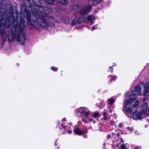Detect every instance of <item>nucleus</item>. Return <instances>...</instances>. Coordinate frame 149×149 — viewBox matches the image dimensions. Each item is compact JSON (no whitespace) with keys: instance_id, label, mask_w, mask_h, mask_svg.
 I'll use <instances>...</instances> for the list:
<instances>
[{"instance_id":"1","label":"nucleus","mask_w":149,"mask_h":149,"mask_svg":"<svg viewBox=\"0 0 149 149\" xmlns=\"http://www.w3.org/2000/svg\"><path fill=\"white\" fill-rule=\"evenodd\" d=\"M32 13L33 14L31 15L30 11L29 10H25L24 12V16L27 19L28 23L29 25L33 26L31 22L32 21L33 22H37L42 27L47 28L48 27V23L44 17L47 16V14L44 10L36 12L32 9Z\"/></svg>"},{"instance_id":"2","label":"nucleus","mask_w":149,"mask_h":149,"mask_svg":"<svg viewBox=\"0 0 149 149\" xmlns=\"http://www.w3.org/2000/svg\"><path fill=\"white\" fill-rule=\"evenodd\" d=\"M131 102L130 101L126 100L124 104L123 111L127 113H130L132 116L133 118L135 120L140 119L142 117H145L144 114L141 113V111L139 113L136 111V108L135 107H133L132 109L131 108L132 107L131 105Z\"/></svg>"},{"instance_id":"3","label":"nucleus","mask_w":149,"mask_h":149,"mask_svg":"<svg viewBox=\"0 0 149 149\" xmlns=\"http://www.w3.org/2000/svg\"><path fill=\"white\" fill-rule=\"evenodd\" d=\"M2 15L0 14V33L3 39H6L9 35L11 30L10 22H5L2 19Z\"/></svg>"},{"instance_id":"4","label":"nucleus","mask_w":149,"mask_h":149,"mask_svg":"<svg viewBox=\"0 0 149 149\" xmlns=\"http://www.w3.org/2000/svg\"><path fill=\"white\" fill-rule=\"evenodd\" d=\"M24 27V23L21 22L19 27V31L20 33L18 36L16 35V40L22 45L24 44L26 39L24 33L22 32L23 30Z\"/></svg>"},{"instance_id":"5","label":"nucleus","mask_w":149,"mask_h":149,"mask_svg":"<svg viewBox=\"0 0 149 149\" xmlns=\"http://www.w3.org/2000/svg\"><path fill=\"white\" fill-rule=\"evenodd\" d=\"M77 113H81L82 117V120L85 123H88L87 120V117L89 114L90 111L87 110L86 108L83 107H80L77 110Z\"/></svg>"},{"instance_id":"6","label":"nucleus","mask_w":149,"mask_h":149,"mask_svg":"<svg viewBox=\"0 0 149 149\" xmlns=\"http://www.w3.org/2000/svg\"><path fill=\"white\" fill-rule=\"evenodd\" d=\"M34 4L36 6V8H35L33 6H31V10L32 9L35 11L36 12H40L44 10L42 6V4L40 1V0H32Z\"/></svg>"},{"instance_id":"7","label":"nucleus","mask_w":149,"mask_h":149,"mask_svg":"<svg viewBox=\"0 0 149 149\" xmlns=\"http://www.w3.org/2000/svg\"><path fill=\"white\" fill-rule=\"evenodd\" d=\"M148 104L147 102L145 103L141 107V113L146 116L149 114V108L147 107Z\"/></svg>"},{"instance_id":"8","label":"nucleus","mask_w":149,"mask_h":149,"mask_svg":"<svg viewBox=\"0 0 149 149\" xmlns=\"http://www.w3.org/2000/svg\"><path fill=\"white\" fill-rule=\"evenodd\" d=\"M143 90L142 88H141L140 86H136L135 89V90L133 91L132 92V95H138L141 94H143Z\"/></svg>"},{"instance_id":"9","label":"nucleus","mask_w":149,"mask_h":149,"mask_svg":"<svg viewBox=\"0 0 149 149\" xmlns=\"http://www.w3.org/2000/svg\"><path fill=\"white\" fill-rule=\"evenodd\" d=\"M141 85L144 87V88H142V90H143V93L144 95L147 94L148 92H149V81L146 82L145 85L143 83L141 84Z\"/></svg>"},{"instance_id":"10","label":"nucleus","mask_w":149,"mask_h":149,"mask_svg":"<svg viewBox=\"0 0 149 149\" xmlns=\"http://www.w3.org/2000/svg\"><path fill=\"white\" fill-rule=\"evenodd\" d=\"M91 5H88L84 8L82 9L80 11V13L81 15H84L86 14L87 13L89 12L91 9Z\"/></svg>"},{"instance_id":"11","label":"nucleus","mask_w":149,"mask_h":149,"mask_svg":"<svg viewBox=\"0 0 149 149\" xmlns=\"http://www.w3.org/2000/svg\"><path fill=\"white\" fill-rule=\"evenodd\" d=\"M17 27V26H14V28L15 30V35L13 33V32H12L11 33V36H9L8 38V41L9 42H12L13 40L14 39V38L15 37V36H16L17 31H16V28Z\"/></svg>"},{"instance_id":"12","label":"nucleus","mask_w":149,"mask_h":149,"mask_svg":"<svg viewBox=\"0 0 149 149\" xmlns=\"http://www.w3.org/2000/svg\"><path fill=\"white\" fill-rule=\"evenodd\" d=\"M74 132L75 134H78L79 135H81L86 133V132H83L81 131L80 129L78 127H76L74 128Z\"/></svg>"},{"instance_id":"13","label":"nucleus","mask_w":149,"mask_h":149,"mask_svg":"<svg viewBox=\"0 0 149 149\" xmlns=\"http://www.w3.org/2000/svg\"><path fill=\"white\" fill-rule=\"evenodd\" d=\"M128 100V101H130L131 102V104L132 107V108H131V109H132L133 107H135V106H137L139 103V101L138 100H137L134 102V104H132V103L134 102V99L132 100V99H129V100ZM125 101H126V100H125L124 101V103H125Z\"/></svg>"},{"instance_id":"14","label":"nucleus","mask_w":149,"mask_h":149,"mask_svg":"<svg viewBox=\"0 0 149 149\" xmlns=\"http://www.w3.org/2000/svg\"><path fill=\"white\" fill-rule=\"evenodd\" d=\"M85 21V18L83 17H81L79 18L77 20L78 23L80 24L83 23Z\"/></svg>"},{"instance_id":"15","label":"nucleus","mask_w":149,"mask_h":149,"mask_svg":"<svg viewBox=\"0 0 149 149\" xmlns=\"http://www.w3.org/2000/svg\"><path fill=\"white\" fill-rule=\"evenodd\" d=\"M102 0H92V3L93 5H96L99 3Z\"/></svg>"},{"instance_id":"16","label":"nucleus","mask_w":149,"mask_h":149,"mask_svg":"<svg viewBox=\"0 0 149 149\" xmlns=\"http://www.w3.org/2000/svg\"><path fill=\"white\" fill-rule=\"evenodd\" d=\"M108 104L110 105H112L114 102V100L111 97L108 100Z\"/></svg>"},{"instance_id":"17","label":"nucleus","mask_w":149,"mask_h":149,"mask_svg":"<svg viewBox=\"0 0 149 149\" xmlns=\"http://www.w3.org/2000/svg\"><path fill=\"white\" fill-rule=\"evenodd\" d=\"M57 1L63 5L65 4L68 2V0H57Z\"/></svg>"},{"instance_id":"18","label":"nucleus","mask_w":149,"mask_h":149,"mask_svg":"<svg viewBox=\"0 0 149 149\" xmlns=\"http://www.w3.org/2000/svg\"><path fill=\"white\" fill-rule=\"evenodd\" d=\"M24 3L25 5L26 6H30V0H23Z\"/></svg>"},{"instance_id":"19","label":"nucleus","mask_w":149,"mask_h":149,"mask_svg":"<svg viewBox=\"0 0 149 149\" xmlns=\"http://www.w3.org/2000/svg\"><path fill=\"white\" fill-rule=\"evenodd\" d=\"M87 19L88 21H91L94 20L95 18L93 15H90L87 17Z\"/></svg>"},{"instance_id":"20","label":"nucleus","mask_w":149,"mask_h":149,"mask_svg":"<svg viewBox=\"0 0 149 149\" xmlns=\"http://www.w3.org/2000/svg\"><path fill=\"white\" fill-rule=\"evenodd\" d=\"M47 2L49 4H53L54 3L55 0H46Z\"/></svg>"},{"instance_id":"21","label":"nucleus","mask_w":149,"mask_h":149,"mask_svg":"<svg viewBox=\"0 0 149 149\" xmlns=\"http://www.w3.org/2000/svg\"><path fill=\"white\" fill-rule=\"evenodd\" d=\"M77 23L76 21V20H73L71 22V25L72 26H74Z\"/></svg>"},{"instance_id":"22","label":"nucleus","mask_w":149,"mask_h":149,"mask_svg":"<svg viewBox=\"0 0 149 149\" xmlns=\"http://www.w3.org/2000/svg\"><path fill=\"white\" fill-rule=\"evenodd\" d=\"M79 7V6L77 4H74L73 6V8L74 10L78 9Z\"/></svg>"},{"instance_id":"23","label":"nucleus","mask_w":149,"mask_h":149,"mask_svg":"<svg viewBox=\"0 0 149 149\" xmlns=\"http://www.w3.org/2000/svg\"><path fill=\"white\" fill-rule=\"evenodd\" d=\"M99 114L98 113H94L93 115V117L94 118H97L99 116Z\"/></svg>"},{"instance_id":"24","label":"nucleus","mask_w":149,"mask_h":149,"mask_svg":"<svg viewBox=\"0 0 149 149\" xmlns=\"http://www.w3.org/2000/svg\"><path fill=\"white\" fill-rule=\"evenodd\" d=\"M48 26H53L54 25V23L53 22H49V23H48Z\"/></svg>"},{"instance_id":"25","label":"nucleus","mask_w":149,"mask_h":149,"mask_svg":"<svg viewBox=\"0 0 149 149\" xmlns=\"http://www.w3.org/2000/svg\"><path fill=\"white\" fill-rule=\"evenodd\" d=\"M103 115L104 116V120H106L107 119V117H106V116H107L106 113L105 112H104L103 113Z\"/></svg>"},{"instance_id":"26","label":"nucleus","mask_w":149,"mask_h":149,"mask_svg":"<svg viewBox=\"0 0 149 149\" xmlns=\"http://www.w3.org/2000/svg\"><path fill=\"white\" fill-rule=\"evenodd\" d=\"M51 69L54 71H56L57 70V68L56 67H52L51 68Z\"/></svg>"},{"instance_id":"27","label":"nucleus","mask_w":149,"mask_h":149,"mask_svg":"<svg viewBox=\"0 0 149 149\" xmlns=\"http://www.w3.org/2000/svg\"><path fill=\"white\" fill-rule=\"evenodd\" d=\"M126 146H125L123 144L121 146V149H126Z\"/></svg>"},{"instance_id":"28","label":"nucleus","mask_w":149,"mask_h":149,"mask_svg":"<svg viewBox=\"0 0 149 149\" xmlns=\"http://www.w3.org/2000/svg\"><path fill=\"white\" fill-rule=\"evenodd\" d=\"M149 97V96L148 95H146V96L143 99V100L145 101Z\"/></svg>"},{"instance_id":"29","label":"nucleus","mask_w":149,"mask_h":149,"mask_svg":"<svg viewBox=\"0 0 149 149\" xmlns=\"http://www.w3.org/2000/svg\"><path fill=\"white\" fill-rule=\"evenodd\" d=\"M127 129L128 130L130 131V132H131L132 130V128L130 127H127Z\"/></svg>"},{"instance_id":"30","label":"nucleus","mask_w":149,"mask_h":149,"mask_svg":"<svg viewBox=\"0 0 149 149\" xmlns=\"http://www.w3.org/2000/svg\"><path fill=\"white\" fill-rule=\"evenodd\" d=\"M93 26V27H92L91 28V30L92 31L94 30H95V29H96V27L95 26Z\"/></svg>"},{"instance_id":"31","label":"nucleus","mask_w":149,"mask_h":149,"mask_svg":"<svg viewBox=\"0 0 149 149\" xmlns=\"http://www.w3.org/2000/svg\"><path fill=\"white\" fill-rule=\"evenodd\" d=\"M70 20L69 19H68L65 22V23H68L70 22Z\"/></svg>"},{"instance_id":"32","label":"nucleus","mask_w":149,"mask_h":149,"mask_svg":"<svg viewBox=\"0 0 149 149\" xmlns=\"http://www.w3.org/2000/svg\"><path fill=\"white\" fill-rule=\"evenodd\" d=\"M93 120V119L91 118H89L88 119V122H91Z\"/></svg>"},{"instance_id":"33","label":"nucleus","mask_w":149,"mask_h":149,"mask_svg":"<svg viewBox=\"0 0 149 149\" xmlns=\"http://www.w3.org/2000/svg\"><path fill=\"white\" fill-rule=\"evenodd\" d=\"M107 139H109L111 137V135H107Z\"/></svg>"},{"instance_id":"34","label":"nucleus","mask_w":149,"mask_h":149,"mask_svg":"<svg viewBox=\"0 0 149 149\" xmlns=\"http://www.w3.org/2000/svg\"><path fill=\"white\" fill-rule=\"evenodd\" d=\"M72 133V131L71 130H69L68 132V134H70Z\"/></svg>"},{"instance_id":"35","label":"nucleus","mask_w":149,"mask_h":149,"mask_svg":"<svg viewBox=\"0 0 149 149\" xmlns=\"http://www.w3.org/2000/svg\"><path fill=\"white\" fill-rule=\"evenodd\" d=\"M66 118H64L62 120V121L63 122V121H66Z\"/></svg>"},{"instance_id":"36","label":"nucleus","mask_w":149,"mask_h":149,"mask_svg":"<svg viewBox=\"0 0 149 149\" xmlns=\"http://www.w3.org/2000/svg\"><path fill=\"white\" fill-rule=\"evenodd\" d=\"M120 141L122 142H124V140H123L122 138H120Z\"/></svg>"},{"instance_id":"37","label":"nucleus","mask_w":149,"mask_h":149,"mask_svg":"<svg viewBox=\"0 0 149 149\" xmlns=\"http://www.w3.org/2000/svg\"><path fill=\"white\" fill-rule=\"evenodd\" d=\"M120 144V143H117V144H116V146L117 147H118L119 145Z\"/></svg>"},{"instance_id":"38","label":"nucleus","mask_w":149,"mask_h":149,"mask_svg":"<svg viewBox=\"0 0 149 149\" xmlns=\"http://www.w3.org/2000/svg\"><path fill=\"white\" fill-rule=\"evenodd\" d=\"M139 147L137 146H136L134 148V149H138Z\"/></svg>"},{"instance_id":"39","label":"nucleus","mask_w":149,"mask_h":149,"mask_svg":"<svg viewBox=\"0 0 149 149\" xmlns=\"http://www.w3.org/2000/svg\"><path fill=\"white\" fill-rule=\"evenodd\" d=\"M112 111V110H110V111H109V112L110 113H111Z\"/></svg>"},{"instance_id":"40","label":"nucleus","mask_w":149,"mask_h":149,"mask_svg":"<svg viewBox=\"0 0 149 149\" xmlns=\"http://www.w3.org/2000/svg\"><path fill=\"white\" fill-rule=\"evenodd\" d=\"M110 68H111V69L112 70H113V69L111 67H109Z\"/></svg>"},{"instance_id":"41","label":"nucleus","mask_w":149,"mask_h":149,"mask_svg":"<svg viewBox=\"0 0 149 149\" xmlns=\"http://www.w3.org/2000/svg\"><path fill=\"white\" fill-rule=\"evenodd\" d=\"M112 133V134H114V135H115V133Z\"/></svg>"},{"instance_id":"42","label":"nucleus","mask_w":149,"mask_h":149,"mask_svg":"<svg viewBox=\"0 0 149 149\" xmlns=\"http://www.w3.org/2000/svg\"><path fill=\"white\" fill-rule=\"evenodd\" d=\"M95 121H93V123H95Z\"/></svg>"},{"instance_id":"43","label":"nucleus","mask_w":149,"mask_h":149,"mask_svg":"<svg viewBox=\"0 0 149 149\" xmlns=\"http://www.w3.org/2000/svg\"><path fill=\"white\" fill-rule=\"evenodd\" d=\"M55 146H56V143H55Z\"/></svg>"},{"instance_id":"44","label":"nucleus","mask_w":149,"mask_h":149,"mask_svg":"<svg viewBox=\"0 0 149 149\" xmlns=\"http://www.w3.org/2000/svg\"><path fill=\"white\" fill-rule=\"evenodd\" d=\"M51 13V12H49V13Z\"/></svg>"}]
</instances>
